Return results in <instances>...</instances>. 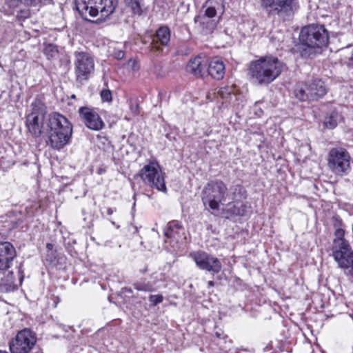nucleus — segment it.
<instances>
[{"instance_id": "bb28decb", "label": "nucleus", "mask_w": 353, "mask_h": 353, "mask_svg": "<svg viewBox=\"0 0 353 353\" xmlns=\"http://www.w3.org/2000/svg\"><path fill=\"white\" fill-rule=\"evenodd\" d=\"M345 232L341 228H338L334 232V235L336 238L333 240V243L332 247H335L337 244H340L341 243H348L347 240L344 239Z\"/></svg>"}, {"instance_id": "dca6fc26", "label": "nucleus", "mask_w": 353, "mask_h": 353, "mask_svg": "<svg viewBox=\"0 0 353 353\" xmlns=\"http://www.w3.org/2000/svg\"><path fill=\"white\" fill-rule=\"evenodd\" d=\"M79 113L88 128L99 130L103 128V122L94 110L88 107H82L79 110Z\"/></svg>"}, {"instance_id": "2f4dec72", "label": "nucleus", "mask_w": 353, "mask_h": 353, "mask_svg": "<svg viewBox=\"0 0 353 353\" xmlns=\"http://www.w3.org/2000/svg\"><path fill=\"white\" fill-rule=\"evenodd\" d=\"M232 93V89L228 87L221 88L217 94L222 99H227Z\"/></svg>"}, {"instance_id": "9b49d317", "label": "nucleus", "mask_w": 353, "mask_h": 353, "mask_svg": "<svg viewBox=\"0 0 353 353\" xmlns=\"http://www.w3.org/2000/svg\"><path fill=\"white\" fill-rule=\"evenodd\" d=\"M261 6L272 15L285 18L293 13L295 0H261Z\"/></svg>"}, {"instance_id": "a878e982", "label": "nucleus", "mask_w": 353, "mask_h": 353, "mask_svg": "<svg viewBox=\"0 0 353 353\" xmlns=\"http://www.w3.org/2000/svg\"><path fill=\"white\" fill-rule=\"evenodd\" d=\"M339 115L336 112H332L324 121V125L329 129H334L337 125Z\"/></svg>"}, {"instance_id": "4be33fe9", "label": "nucleus", "mask_w": 353, "mask_h": 353, "mask_svg": "<svg viewBox=\"0 0 353 353\" xmlns=\"http://www.w3.org/2000/svg\"><path fill=\"white\" fill-rule=\"evenodd\" d=\"M206 63L201 57H196L188 62L186 66L188 72L192 74L195 77H202L205 74Z\"/></svg>"}, {"instance_id": "423d86ee", "label": "nucleus", "mask_w": 353, "mask_h": 353, "mask_svg": "<svg viewBox=\"0 0 353 353\" xmlns=\"http://www.w3.org/2000/svg\"><path fill=\"white\" fill-rule=\"evenodd\" d=\"M350 154L345 148H334L329 152L327 165L335 174L343 176L350 170Z\"/></svg>"}, {"instance_id": "a211bd4d", "label": "nucleus", "mask_w": 353, "mask_h": 353, "mask_svg": "<svg viewBox=\"0 0 353 353\" xmlns=\"http://www.w3.org/2000/svg\"><path fill=\"white\" fill-rule=\"evenodd\" d=\"M72 134V128H67L63 132H48L49 144L55 150H61L69 143Z\"/></svg>"}, {"instance_id": "1a4fd4ad", "label": "nucleus", "mask_w": 353, "mask_h": 353, "mask_svg": "<svg viewBox=\"0 0 353 353\" xmlns=\"http://www.w3.org/2000/svg\"><path fill=\"white\" fill-rule=\"evenodd\" d=\"M327 92L324 82L318 79L307 81L303 86L294 90L295 97L301 101H316Z\"/></svg>"}, {"instance_id": "6e6552de", "label": "nucleus", "mask_w": 353, "mask_h": 353, "mask_svg": "<svg viewBox=\"0 0 353 353\" xmlns=\"http://www.w3.org/2000/svg\"><path fill=\"white\" fill-rule=\"evenodd\" d=\"M74 74L77 82L83 83L88 80L94 70L93 57L88 52L76 51L74 53Z\"/></svg>"}, {"instance_id": "e433bc0d", "label": "nucleus", "mask_w": 353, "mask_h": 353, "mask_svg": "<svg viewBox=\"0 0 353 353\" xmlns=\"http://www.w3.org/2000/svg\"><path fill=\"white\" fill-rule=\"evenodd\" d=\"M214 285V282L212 281H210L208 282V288H212Z\"/></svg>"}, {"instance_id": "f8f14e48", "label": "nucleus", "mask_w": 353, "mask_h": 353, "mask_svg": "<svg viewBox=\"0 0 353 353\" xmlns=\"http://www.w3.org/2000/svg\"><path fill=\"white\" fill-rule=\"evenodd\" d=\"M190 257L194 260L196 266L212 274H218L222 269V265L219 259L204 251H197L190 253Z\"/></svg>"}, {"instance_id": "ea45409f", "label": "nucleus", "mask_w": 353, "mask_h": 353, "mask_svg": "<svg viewBox=\"0 0 353 353\" xmlns=\"http://www.w3.org/2000/svg\"><path fill=\"white\" fill-rule=\"evenodd\" d=\"M132 229H133V231H132L133 233L138 232V228L137 227H132Z\"/></svg>"}, {"instance_id": "412c9836", "label": "nucleus", "mask_w": 353, "mask_h": 353, "mask_svg": "<svg viewBox=\"0 0 353 353\" xmlns=\"http://www.w3.org/2000/svg\"><path fill=\"white\" fill-rule=\"evenodd\" d=\"M184 234V228L177 221L169 222L164 232V235L167 239H171L176 242L181 241Z\"/></svg>"}, {"instance_id": "ddd939ff", "label": "nucleus", "mask_w": 353, "mask_h": 353, "mask_svg": "<svg viewBox=\"0 0 353 353\" xmlns=\"http://www.w3.org/2000/svg\"><path fill=\"white\" fill-rule=\"evenodd\" d=\"M332 256L338 267L348 272L353 264V250L349 243H341L331 248Z\"/></svg>"}, {"instance_id": "2eb2a0df", "label": "nucleus", "mask_w": 353, "mask_h": 353, "mask_svg": "<svg viewBox=\"0 0 353 353\" xmlns=\"http://www.w3.org/2000/svg\"><path fill=\"white\" fill-rule=\"evenodd\" d=\"M16 256V250L12 244L8 241L0 243V271L10 268Z\"/></svg>"}, {"instance_id": "aec40b11", "label": "nucleus", "mask_w": 353, "mask_h": 353, "mask_svg": "<svg viewBox=\"0 0 353 353\" xmlns=\"http://www.w3.org/2000/svg\"><path fill=\"white\" fill-rule=\"evenodd\" d=\"M44 117L37 116L34 112H31L26 117V126L28 132L34 137L41 135L43 128Z\"/></svg>"}, {"instance_id": "0eeeda50", "label": "nucleus", "mask_w": 353, "mask_h": 353, "mask_svg": "<svg viewBox=\"0 0 353 353\" xmlns=\"http://www.w3.org/2000/svg\"><path fill=\"white\" fill-rule=\"evenodd\" d=\"M139 176L149 187L164 193L167 192L164 176L158 163L152 161L144 165L139 172Z\"/></svg>"}, {"instance_id": "a19ab883", "label": "nucleus", "mask_w": 353, "mask_h": 353, "mask_svg": "<svg viewBox=\"0 0 353 353\" xmlns=\"http://www.w3.org/2000/svg\"><path fill=\"white\" fill-rule=\"evenodd\" d=\"M0 353H9V352L7 351H5V350H0Z\"/></svg>"}, {"instance_id": "39448f33", "label": "nucleus", "mask_w": 353, "mask_h": 353, "mask_svg": "<svg viewBox=\"0 0 353 353\" xmlns=\"http://www.w3.org/2000/svg\"><path fill=\"white\" fill-rule=\"evenodd\" d=\"M117 3V0H75L77 10L85 20L98 14L101 17H108L114 12Z\"/></svg>"}, {"instance_id": "393cba45", "label": "nucleus", "mask_w": 353, "mask_h": 353, "mask_svg": "<svg viewBox=\"0 0 353 353\" xmlns=\"http://www.w3.org/2000/svg\"><path fill=\"white\" fill-rule=\"evenodd\" d=\"M32 111V112H34L37 116H43L45 117L46 114V106L42 103V101L39 99H35L31 104Z\"/></svg>"}, {"instance_id": "7c9ffc66", "label": "nucleus", "mask_w": 353, "mask_h": 353, "mask_svg": "<svg viewBox=\"0 0 353 353\" xmlns=\"http://www.w3.org/2000/svg\"><path fill=\"white\" fill-rule=\"evenodd\" d=\"M100 94L103 101L110 102L112 99V92L109 89L102 90Z\"/></svg>"}, {"instance_id": "c85d7f7f", "label": "nucleus", "mask_w": 353, "mask_h": 353, "mask_svg": "<svg viewBox=\"0 0 353 353\" xmlns=\"http://www.w3.org/2000/svg\"><path fill=\"white\" fill-rule=\"evenodd\" d=\"M22 3L27 6L37 5L39 3H50L52 0H19Z\"/></svg>"}, {"instance_id": "20e7f679", "label": "nucleus", "mask_w": 353, "mask_h": 353, "mask_svg": "<svg viewBox=\"0 0 353 353\" xmlns=\"http://www.w3.org/2000/svg\"><path fill=\"white\" fill-rule=\"evenodd\" d=\"M224 12V0H207L202 6L200 14L194 17V22L199 25L204 34L212 33Z\"/></svg>"}, {"instance_id": "c9c22d12", "label": "nucleus", "mask_w": 353, "mask_h": 353, "mask_svg": "<svg viewBox=\"0 0 353 353\" xmlns=\"http://www.w3.org/2000/svg\"><path fill=\"white\" fill-rule=\"evenodd\" d=\"M114 212H115V209H113V208H108L107 209V214L108 215H112L114 213Z\"/></svg>"}, {"instance_id": "f03ea898", "label": "nucleus", "mask_w": 353, "mask_h": 353, "mask_svg": "<svg viewBox=\"0 0 353 353\" xmlns=\"http://www.w3.org/2000/svg\"><path fill=\"white\" fill-rule=\"evenodd\" d=\"M327 31L323 26L312 24L302 28L299 40L301 43L302 57H310L316 48L325 46L328 42Z\"/></svg>"}, {"instance_id": "58836bf2", "label": "nucleus", "mask_w": 353, "mask_h": 353, "mask_svg": "<svg viewBox=\"0 0 353 353\" xmlns=\"http://www.w3.org/2000/svg\"><path fill=\"white\" fill-rule=\"evenodd\" d=\"M215 335L217 338L221 339L222 334L219 332H216Z\"/></svg>"}, {"instance_id": "f3484780", "label": "nucleus", "mask_w": 353, "mask_h": 353, "mask_svg": "<svg viewBox=\"0 0 353 353\" xmlns=\"http://www.w3.org/2000/svg\"><path fill=\"white\" fill-rule=\"evenodd\" d=\"M48 132H63L67 128H72L71 123L63 115L53 112L48 117Z\"/></svg>"}, {"instance_id": "cd10ccee", "label": "nucleus", "mask_w": 353, "mask_h": 353, "mask_svg": "<svg viewBox=\"0 0 353 353\" xmlns=\"http://www.w3.org/2000/svg\"><path fill=\"white\" fill-rule=\"evenodd\" d=\"M134 287L139 291L152 292L154 290L153 285L150 282L140 281L134 284Z\"/></svg>"}, {"instance_id": "c756f323", "label": "nucleus", "mask_w": 353, "mask_h": 353, "mask_svg": "<svg viewBox=\"0 0 353 353\" xmlns=\"http://www.w3.org/2000/svg\"><path fill=\"white\" fill-rule=\"evenodd\" d=\"M58 51L55 46L53 45H48L45 49V54L48 59L54 57L57 54Z\"/></svg>"}, {"instance_id": "473e14b6", "label": "nucleus", "mask_w": 353, "mask_h": 353, "mask_svg": "<svg viewBox=\"0 0 353 353\" xmlns=\"http://www.w3.org/2000/svg\"><path fill=\"white\" fill-rule=\"evenodd\" d=\"M149 300L152 303L153 305H157V304L161 303L163 301V297L162 295L160 294L150 295L149 296Z\"/></svg>"}, {"instance_id": "4c0bfd02", "label": "nucleus", "mask_w": 353, "mask_h": 353, "mask_svg": "<svg viewBox=\"0 0 353 353\" xmlns=\"http://www.w3.org/2000/svg\"><path fill=\"white\" fill-rule=\"evenodd\" d=\"M46 248L48 250H51L53 248V245L52 243H47Z\"/></svg>"}, {"instance_id": "7ed1b4c3", "label": "nucleus", "mask_w": 353, "mask_h": 353, "mask_svg": "<svg viewBox=\"0 0 353 353\" xmlns=\"http://www.w3.org/2000/svg\"><path fill=\"white\" fill-rule=\"evenodd\" d=\"M229 196L227 185L220 179L209 181L201 192V201L205 210L216 215L220 205L224 204Z\"/></svg>"}, {"instance_id": "4468645a", "label": "nucleus", "mask_w": 353, "mask_h": 353, "mask_svg": "<svg viewBox=\"0 0 353 353\" xmlns=\"http://www.w3.org/2000/svg\"><path fill=\"white\" fill-rule=\"evenodd\" d=\"M23 271L21 264L16 268V271H9L8 273L1 279L0 286L2 290L6 292L14 290L21 285L23 280Z\"/></svg>"}, {"instance_id": "9d476101", "label": "nucleus", "mask_w": 353, "mask_h": 353, "mask_svg": "<svg viewBox=\"0 0 353 353\" xmlns=\"http://www.w3.org/2000/svg\"><path fill=\"white\" fill-rule=\"evenodd\" d=\"M37 342L35 334L28 328L19 331L9 342L11 353H30Z\"/></svg>"}, {"instance_id": "b1692460", "label": "nucleus", "mask_w": 353, "mask_h": 353, "mask_svg": "<svg viewBox=\"0 0 353 353\" xmlns=\"http://www.w3.org/2000/svg\"><path fill=\"white\" fill-rule=\"evenodd\" d=\"M126 4L134 14L141 15L143 12V0H125Z\"/></svg>"}, {"instance_id": "5701e85b", "label": "nucleus", "mask_w": 353, "mask_h": 353, "mask_svg": "<svg viewBox=\"0 0 353 353\" xmlns=\"http://www.w3.org/2000/svg\"><path fill=\"white\" fill-rule=\"evenodd\" d=\"M208 74L215 79H221L225 74V65L219 59H213L209 63Z\"/></svg>"}, {"instance_id": "72a5a7b5", "label": "nucleus", "mask_w": 353, "mask_h": 353, "mask_svg": "<svg viewBox=\"0 0 353 353\" xmlns=\"http://www.w3.org/2000/svg\"><path fill=\"white\" fill-rule=\"evenodd\" d=\"M124 54V52L121 50H115L114 52V57L118 60L122 59Z\"/></svg>"}, {"instance_id": "f704fd0d", "label": "nucleus", "mask_w": 353, "mask_h": 353, "mask_svg": "<svg viewBox=\"0 0 353 353\" xmlns=\"http://www.w3.org/2000/svg\"><path fill=\"white\" fill-rule=\"evenodd\" d=\"M347 61H346V64L349 68H353V48L351 52V54L349 57H346Z\"/></svg>"}, {"instance_id": "f257e3e1", "label": "nucleus", "mask_w": 353, "mask_h": 353, "mask_svg": "<svg viewBox=\"0 0 353 353\" xmlns=\"http://www.w3.org/2000/svg\"><path fill=\"white\" fill-rule=\"evenodd\" d=\"M283 67V63L275 57H261L250 63L248 76L254 84L268 85L280 76Z\"/></svg>"}, {"instance_id": "6ab92c4d", "label": "nucleus", "mask_w": 353, "mask_h": 353, "mask_svg": "<svg viewBox=\"0 0 353 353\" xmlns=\"http://www.w3.org/2000/svg\"><path fill=\"white\" fill-rule=\"evenodd\" d=\"M170 41V30L168 26H161L156 32L151 43L152 49L156 52H161L160 46H167Z\"/></svg>"}]
</instances>
